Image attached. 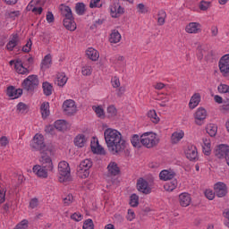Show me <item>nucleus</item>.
<instances>
[{
	"mask_svg": "<svg viewBox=\"0 0 229 229\" xmlns=\"http://www.w3.org/2000/svg\"><path fill=\"white\" fill-rule=\"evenodd\" d=\"M167 17V13L164 10H160L157 13V25L164 26L165 24V19Z\"/></svg>",
	"mask_w": 229,
	"mask_h": 229,
	"instance_id": "nucleus-33",
	"label": "nucleus"
},
{
	"mask_svg": "<svg viewBox=\"0 0 229 229\" xmlns=\"http://www.w3.org/2000/svg\"><path fill=\"white\" fill-rule=\"evenodd\" d=\"M185 155L186 158H188L191 162H194L198 160V148H196V147L194 146H191L186 150Z\"/></svg>",
	"mask_w": 229,
	"mask_h": 229,
	"instance_id": "nucleus-20",
	"label": "nucleus"
},
{
	"mask_svg": "<svg viewBox=\"0 0 229 229\" xmlns=\"http://www.w3.org/2000/svg\"><path fill=\"white\" fill-rule=\"evenodd\" d=\"M75 12L77 15H85V12H87L86 5L82 2H79L75 4Z\"/></svg>",
	"mask_w": 229,
	"mask_h": 229,
	"instance_id": "nucleus-35",
	"label": "nucleus"
},
{
	"mask_svg": "<svg viewBox=\"0 0 229 229\" xmlns=\"http://www.w3.org/2000/svg\"><path fill=\"white\" fill-rule=\"evenodd\" d=\"M53 146H48L46 150H43L40 152V157H39V162L41 165L44 167H47V169L53 171L54 165H53V159L51 157L55 155Z\"/></svg>",
	"mask_w": 229,
	"mask_h": 229,
	"instance_id": "nucleus-2",
	"label": "nucleus"
},
{
	"mask_svg": "<svg viewBox=\"0 0 229 229\" xmlns=\"http://www.w3.org/2000/svg\"><path fill=\"white\" fill-rule=\"evenodd\" d=\"M90 167H92V161L90 159H84L77 167V173L81 178H89L90 174Z\"/></svg>",
	"mask_w": 229,
	"mask_h": 229,
	"instance_id": "nucleus-5",
	"label": "nucleus"
},
{
	"mask_svg": "<svg viewBox=\"0 0 229 229\" xmlns=\"http://www.w3.org/2000/svg\"><path fill=\"white\" fill-rule=\"evenodd\" d=\"M32 171L38 178H47L49 171L51 172L52 170H48L47 166L42 165H35Z\"/></svg>",
	"mask_w": 229,
	"mask_h": 229,
	"instance_id": "nucleus-11",
	"label": "nucleus"
},
{
	"mask_svg": "<svg viewBox=\"0 0 229 229\" xmlns=\"http://www.w3.org/2000/svg\"><path fill=\"white\" fill-rule=\"evenodd\" d=\"M107 171H108V176H117V174H120L121 168H119V165H117V163L111 162L107 165Z\"/></svg>",
	"mask_w": 229,
	"mask_h": 229,
	"instance_id": "nucleus-19",
	"label": "nucleus"
},
{
	"mask_svg": "<svg viewBox=\"0 0 229 229\" xmlns=\"http://www.w3.org/2000/svg\"><path fill=\"white\" fill-rule=\"evenodd\" d=\"M81 72L83 76H90V74H92V67L83 66L81 69Z\"/></svg>",
	"mask_w": 229,
	"mask_h": 229,
	"instance_id": "nucleus-52",
	"label": "nucleus"
},
{
	"mask_svg": "<svg viewBox=\"0 0 229 229\" xmlns=\"http://www.w3.org/2000/svg\"><path fill=\"white\" fill-rule=\"evenodd\" d=\"M176 187H178V181L176 180H173L164 185V189L166 190L168 192H173V191H174Z\"/></svg>",
	"mask_w": 229,
	"mask_h": 229,
	"instance_id": "nucleus-37",
	"label": "nucleus"
},
{
	"mask_svg": "<svg viewBox=\"0 0 229 229\" xmlns=\"http://www.w3.org/2000/svg\"><path fill=\"white\" fill-rule=\"evenodd\" d=\"M205 119H207V110L203 107H199L195 113V123L198 124V126H201L205 124Z\"/></svg>",
	"mask_w": 229,
	"mask_h": 229,
	"instance_id": "nucleus-15",
	"label": "nucleus"
},
{
	"mask_svg": "<svg viewBox=\"0 0 229 229\" xmlns=\"http://www.w3.org/2000/svg\"><path fill=\"white\" fill-rule=\"evenodd\" d=\"M74 145L77 148H83L85 146V142H87V140L85 139V135L84 134H78L75 138H74Z\"/></svg>",
	"mask_w": 229,
	"mask_h": 229,
	"instance_id": "nucleus-27",
	"label": "nucleus"
},
{
	"mask_svg": "<svg viewBox=\"0 0 229 229\" xmlns=\"http://www.w3.org/2000/svg\"><path fill=\"white\" fill-rule=\"evenodd\" d=\"M26 110H28V105L20 102L17 105V111L20 112V114H24V112H26Z\"/></svg>",
	"mask_w": 229,
	"mask_h": 229,
	"instance_id": "nucleus-49",
	"label": "nucleus"
},
{
	"mask_svg": "<svg viewBox=\"0 0 229 229\" xmlns=\"http://www.w3.org/2000/svg\"><path fill=\"white\" fill-rule=\"evenodd\" d=\"M134 218H135V212L133 211V209H128L127 221H131Z\"/></svg>",
	"mask_w": 229,
	"mask_h": 229,
	"instance_id": "nucleus-62",
	"label": "nucleus"
},
{
	"mask_svg": "<svg viewBox=\"0 0 229 229\" xmlns=\"http://www.w3.org/2000/svg\"><path fill=\"white\" fill-rule=\"evenodd\" d=\"M63 24L69 31H75L76 30V22L74 21V18L64 20Z\"/></svg>",
	"mask_w": 229,
	"mask_h": 229,
	"instance_id": "nucleus-28",
	"label": "nucleus"
},
{
	"mask_svg": "<svg viewBox=\"0 0 229 229\" xmlns=\"http://www.w3.org/2000/svg\"><path fill=\"white\" fill-rule=\"evenodd\" d=\"M229 146L225 144H220L216 146L214 150V155L216 158H226V155H228Z\"/></svg>",
	"mask_w": 229,
	"mask_h": 229,
	"instance_id": "nucleus-12",
	"label": "nucleus"
},
{
	"mask_svg": "<svg viewBox=\"0 0 229 229\" xmlns=\"http://www.w3.org/2000/svg\"><path fill=\"white\" fill-rule=\"evenodd\" d=\"M67 76H65V73H58L56 75L55 81V84L57 85L58 87H64L65 83H67Z\"/></svg>",
	"mask_w": 229,
	"mask_h": 229,
	"instance_id": "nucleus-26",
	"label": "nucleus"
},
{
	"mask_svg": "<svg viewBox=\"0 0 229 229\" xmlns=\"http://www.w3.org/2000/svg\"><path fill=\"white\" fill-rule=\"evenodd\" d=\"M32 42L31 39H29V41L27 42V44L25 46H23L22 47V51L23 53H30V51H31V46H32Z\"/></svg>",
	"mask_w": 229,
	"mask_h": 229,
	"instance_id": "nucleus-56",
	"label": "nucleus"
},
{
	"mask_svg": "<svg viewBox=\"0 0 229 229\" xmlns=\"http://www.w3.org/2000/svg\"><path fill=\"white\" fill-rule=\"evenodd\" d=\"M115 115H117V109L114 106H109L107 107V116L115 117Z\"/></svg>",
	"mask_w": 229,
	"mask_h": 229,
	"instance_id": "nucleus-46",
	"label": "nucleus"
},
{
	"mask_svg": "<svg viewBox=\"0 0 229 229\" xmlns=\"http://www.w3.org/2000/svg\"><path fill=\"white\" fill-rule=\"evenodd\" d=\"M51 55L50 54L47 55L45 57H44V60L42 61L41 63V69H49V65H51Z\"/></svg>",
	"mask_w": 229,
	"mask_h": 229,
	"instance_id": "nucleus-40",
	"label": "nucleus"
},
{
	"mask_svg": "<svg viewBox=\"0 0 229 229\" xmlns=\"http://www.w3.org/2000/svg\"><path fill=\"white\" fill-rule=\"evenodd\" d=\"M93 110H95L98 117H105V110H103V108H101L100 106H93Z\"/></svg>",
	"mask_w": 229,
	"mask_h": 229,
	"instance_id": "nucleus-50",
	"label": "nucleus"
},
{
	"mask_svg": "<svg viewBox=\"0 0 229 229\" xmlns=\"http://www.w3.org/2000/svg\"><path fill=\"white\" fill-rule=\"evenodd\" d=\"M109 41L111 44H117L121 42V33L118 30H113L110 34Z\"/></svg>",
	"mask_w": 229,
	"mask_h": 229,
	"instance_id": "nucleus-32",
	"label": "nucleus"
},
{
	"mask_svg": "<svg viewBox=\"0 0 229 229\" xmlns=\"http://www.w3.org/2000/svg\"><path fill=\"white\" fill-rule=\"evenodd\" d=\"M191 194L184 192L179 195V203L181 207H189L191 205Z\"/></svg>",
	"mask_w": 229,
	"mask_h": 229,
	"instance_id": "nucleus-21",
	"label": "nucleus"
},
{
	"mask_svg": "<svg viewBox=\"0 0 229 229\" xmlns=\"http://www.w3.org/2000/svg\"><path fill=\"white\" fill-rule=\"evenodd\" d=\"M58 172L61 176H63V182H65L71 176V168L69 167V163L66 161H61L58 165Z\"/></svg>",
	"mask_w": 229,
	"mask_h": 229,
	"instance_id": "nucleus-9",
	"label": "nucleus"
},
{
	"mask_svg": "<svg viewBox=\"0 0 229 229\" xmlns=\"http://www.w3.org/2000/svg\"><path fill=\"white\" fill-rule=\"evenodd\" d=\"M40 111L43 119H47L49 117V102H43L40 106Z\"/></svg>",
	"mask_w": 229,
	"mask_h": 229,
	"instance_id": "nucleus-29",
	"label": "nucleus"
},
{
	"mask_svg": "<svg viewBox=\"0 0 229 229\" xmlns=\"http://www.w3.org/2000/svg\"><path fill=\"white\" fill-rule=\"evenodd\" d=\"M86 55L89 60H92V62H97V60L99 59V52L93 47L88 48L86 51Z\"/></svg>",
	"mask_w": 229,
	"mask_h": 229,
	"instance_id": "nucleus-23",
	"label": "nucleus"
},
{
	"mask_svg": "<svg viewBox=\"0 0 229 229\" xmlns=\"http://www.w3.org/2000/svg\"><path fill=\"white\" fill-rule=\"evenodd\" d=\"M18 44H19V35L13 34V38L6 45V49L8 51H13V48L17 47Z\"/></svg>",
	"mask_w": 229,
	"mask_h": 229,
	"instance_id": "nucleus-25",
	"label": "nucleus"
},
{
	"mask_svg": "<svg viewBox=\"0 0 229 229\" xmlns=\"http://www.w3.org/2000/svg\"><path fill=\"white\" fill-rule=\"evenodd\" d=\"M9 64L10 65H13L14 64V68L16 72H18V74H30V70L24 67V64L22 63V60L17 59L16 62L12 60L10 61Z\"/></svg>",
	"mask_w": 229,
	"mask_h": 229,
	"instance_id": "nucleus-14",
	"label": "nucleus"
},
{
	"mask_svg": "<svg viewBox=\"0 0 229 229\" xmlns=\"http://www.w3.org/2000/svg\"><path fill=\"white\" fill-rule=\"evenodd\" d=\"M148 117L150 119V121H152V123H154L155 124H157V123L160 122V118H158V115H157V111L153 110H149L148 112Z\"/></svg>",
	"mask_w": 229,
	"mask_h": 229,
	"instance_id": "nucleus-39",
	"label": "nucleus"
},
{
	"mask_svg": "<svg viewBox=\"0 0 229 229\" xmlns=\"http://www.w3.org/2000/svg\"><path fill=\"white\" fill-rule=\"evenodd\" d=\"M82 229H94V222L92 219L89 218L85 220Z\"/></svg>",
	"mask_w": 229,
	"mask_h": 229,
	"instance_id": "nucleus-47",
	"label": "nucleus"
},
{
	"mask_svg": "<svg viewBox=\"0 0 229 229\" xmlns=\"http://www.w3.org/2000/svg\"><path fill=\"white\" fill-rule=\"evenodd\" d=\"M54 126L58 131H65V130H67V122L64 120H57L55 122Z\"/></svg>",
	"mask_w": 229,
	"mask_h": 229,
	"instance_id": "nucleus-30",
	"label": "nucleus"
},
{
	"mask_svg": "<svg viewBox=\"0 0 229 229\" xmlns=\"http://www.w3.org/2000/svg\"><path fill=\"white\" fill-rule=\"evenodd\" d=\"M6 199V190L4 188H0V204L4 203Z\"/></svg>",
	"mask_w": 229,
	"mask_h": 229,
	"instance_id": "nucleus-55",
	"label": "nucleus"
},
{
	"mask_svg": "<svg viewBox=\"0 0 229 229\" xmlns=\"http://www.w3.org/2000/svg\"><path fill=\"white\" fill-rule=\"evenodd\" d=\"M111 16L114 19L121 17L124 13V8H123L119 4H114L110 8Z\"/></svg>",
	"mask_w": 229,
	"mask_h": 229,
	"instance_id": "nucleus-17",
	"label": "nucleus"
},
{
	"mask_svg": "<svg viewBox=\"0 0 229 229\" xmlns=\"http://www.w3.org/2000/svg\"><path fill=\"white\" fill-rule=\"evenodd\" d=\"M111 83H112V86L114 87V89H118V87H121V81H119V78H117V77H114L111 80Z\"/></svg>",
	"mask_w": 229,
	"mask_h": 229,
	"instance_id": "nucleus-57",
	"label": "nucleus"
},
{
	"mask_svg": "<svg viewBox=\"0 0 229 229\" xmlns=\"http://www.w3.org/2000/svg\"><path fill=\"white\" fill-rule=\"evenodd\" d=\"M42 89L45 96H51L53 94V85L51 83L45 81L42 84Z\"/></svg>",
	"mask_w": 229,
	"mask_h": 229,
	"instance_id": "nucleus-36",
	"label": "nucleus"
},
{
	"mask_svg": "<svg viewBox=\"0 0 229 229\" xmlns=\"http://www.w3.org/2000/svg\"><path fill=\"white\" fill-rule=\"evenodd\" d=\"M104 137L111 153H123L126 149V140H123V135L115 129H106L104 131Z\"/></svg>",
	"mask_w": 229,
	"mask_h": 229,
	"instance_id": "nucleus-1",
	"label": "nucleus"
},
{
	"mask_svg": "<svg viewBox=\"0 0 229 229\" xmlns=\"http://www.w3.org/2000/svg\"><path fill=\"white\" fill-rule=\"evenodd\" d=\"M137 189L139 192H142L143 194H149L151 192L149 183L142 177L137 181Z\"/></svg>",
	"mask_w": 229,
	"mask_h": 229,
	"instance_id": "nucleus-13",
	"label": "nucleus"
},
{
	"mask_svg": "<svg viewBox=\"0 0 229 229\" xmlns=\"http://www.w3.org/2000/svg\"><path fill=\"white\" fill-rule=\"evenodd\" d=\"M199 8L202 12H207L210 8V2L202 0L199 4Z\"/></svg>",
	"mask_w": 229,
	"mask_h": 229,
	"instance_id": "nucleus-51",
	"label": "nucleus"
},
{
	"mask_svg": "<svg viewBox=\"0 0 229 229\" xmlns=\"http://www.w3.org/2000/svg\"><path fill=\"white\" fill-rule=\"evenodd\" d=\"M46 3V0H32L30 1V6H38L41 4H44Z\"/></svg>",
	"mask_w": 229,
	"mask_h": 229,
	"instance_id": "nucleus-61",
	"label": "nucleus"
},
{
	"mask_svg": "<svg viewBox=\"0 0 229 229\" xmlns=\"http://www.w3.org/2000/svg\"><path fill=\"white\" fill-rule=\"evenodd\" d=\"M185 133L183 131L181 132H174L171 137L172 144H178V141L181 139H183Z\"/></svg>",
	"mask_w": 229,
	"mask_h": 229,
	"instance_id": "nucleus-38",
	"label": "nucleus"
},
{
	"mask_svg": "<svg viewBox=\"0 0 229 229\" xmlns=\"http://www.w3.org/2000/svg\"><path fill=\"white\" fill-rule=\"evenodd\" d=\"M63 112L65 115H74L76 114V102L72 99L65 100L63 103Z\"/></svg>",
	"mask_w": 229,
	"mask_h": 229,
	"instance_id": "nucleus-8",
	"label": "nucleus"
},
{
	"mask_svg": "<svg viewBox=\"0 0 229 229\" xmlns=\"http://www.w3.org/2000/svg\"><path fill=\"white\" fill-rule=\"evenodd\" d=\"M59 10L61 12V15H65V13H72V10H71V7H69L68 5H65L64 4H60L59 6Z\"/></svg>",
	"mask_w": 229,
	"mask_h": 229,
	"instance_id": "nucleus-45",
	"label": "nucleus"
},
{
	"mask_svg": "<svg viewBox=\"0 0 229 229\" xmlns=\"http://www.w3.org/2000/svg\"><path fill=\"white\" fill-rule=\"evenodd\" d=\"M214 191L217 198H225V196L228 194V187L225 184V182H216L214 186Z\"/></svg>",
	"mask_w": 229,
	"mask_h": 229,
	"instance_id": "nucleus-10",
	"label": "nucleus"
},
{
	"mask_svg": "<svg viewBox=\"0 0 229 229\" xmlns=\"http://www.w3.org/2000/svg\"><path fill=\"white\" fill-rule=\"evenodd\" d=\"M30 146L32 149H35L36 151H40V153H42V151H46V149H47L48 146L52 145H46V143L44 142V135L36 134L32 140Z\"/></svg>",
	"mask_w": 229,
	"mask_h": 229,
	"instance_id": "nucleus-6",
	"label": "nucleus"
},
{
	"mask_svg": "<svg viewBox=\"0 0 229 229\" xmlns=\"http://www.w3.org/2000/svg\"><path fill=\"white\" fill-rule=\"evenodd\" d=\"M131 142L133 148H141L140 144H142V143L140 142V139L139 138L138 134H134L131 137Z\"/></svg>",
	"mask_w": 229,
	"mask_h": 229,
	"instance_id": "nucleus-41",
	"label": "nucleus"
},
{
	"mask_svg": "<svg viewBox=\"0 0 229 229\" xmlns=\"http://www.w3.org/2000/svg\"><path fill=\"white\" fill-rule=\"evenodd\" d=\"M186 33H201V24L190 22L185 28Z\"/></svg>",
	"mask_w": 229,
	"mask_h": 229,
	"instance_id": "nucleus-18",
	"label": "nucleus"
},
{
	"mask_svg": "<svg viewBox=\"0 0 229 229\" xmlns=\"http://www.w3.org/2000/svg\"><path fill=\"white\" fill-rule=\"evenodd\" d=\"M203 144H204V146H202L203 153L204 155L208 157L212 151V149L210 148V140L204 138Z\"/></svg>",
	"mask_w": 229,
	"mask_h": 229,
	"instance_id": "nucleus-34",
	"label": "nucleus"
},
{
	"mask_svg": "<svg viewBox=\"0 0 229 229\" xmlns=\"http://www.w3.org/2000/svg\"><path fill=\"white\" fill-rule=\"evenodd\" d=\"M140 142L145 148H151L157 146L160 140L157 137V133L155 132H144L140 136Z\"/></svg>",
	"mask_w": 229,
	"mask_h": 229,
	"instance_id": "nucleus-3",
	"label": "nucleus"
},
{
	"mask_svg": "<svg viewBox=\"0 0 229 229\" xmlns=\"http://www.w3.org/2000/svg\"><path fill=\"white\" fill-rule=\"evenodd\" d=\"M71 219H72L73 221H81L83 219V216H81V214L80 213H73L72 216H71Z\"/></svg>",
	"mask_w": 229,
	"mask_h": 229,
	"instance_id": "nucleus-59",
	"label": "nucleus"
},
{
	"mask_svg": "<svg viewBox=\"0 0 229 229\" xmlns=\"http://www.w3.org/2000/svg\"><path fill=\"white\" fill-rule=\"evenodd\" d=\"M204 194H205L206 198L210 200H212V199H214V198H216V191H212L210 190H206Z\"/></svg>",
	"mask_w": 229,
	"mask_h": 229,
	"instance_id": "nucleus-53",
	"label": "nucleus"
},
{
	"mask_svg": "<svg viewBox=\"0 0 229 229\" xmlns=\"http://www.w3.org/2000/svg\"><path fill=\"white\" fill-rule=\"evenodd\" d=\"M137 10H138L139 13H148V7H146V5H144V4H139L137 5Z\"/></svg>",
	"mask_w": 229,
	"mask_h": 229,
	"instance_id": "nucleus-54",
	"label": "nucleus"
},
{
	"mask_svg": "<svg viewBox=\"0 0 229 229\" xmlns=\"http://www.w3.org/2000/svg\"><path fill=\"white\" fill-rule=\"evenodd\" d=\"M47 21L48 23L55 22V15H53L52 12H47Z\"/></svg>",
	"mask_w": 229,
	"mask_h": 229,
	"instance_id": "nucleus-64",
	"label": "nucleus"
},
{
	"mask_svg": "<svg viewBox=\"0 0 229 229\" xmlns=\"http://www.w3.org/2000/svg\"><path fill=\"white\" fill-rule=\"evenodd\" d=\"M176 176V173L169 170H163L159 174L160 180H164V182H167V180H173Z\"/></svg>",
	"mask_w": 229,
	"mask_h": 229,
	"instance_id": "nucleus-22",
	"label": "nucleus"
},
{
	"mask_svg": "<svg viewBox=\"0 0 229 229\" xmlns=\"http://www.w3.org/2000/svg\"><path fill=\"white\" fill-rule=\"evenodd\" d=\"M224 217H225V225L229 228V209L224 211Z\"/></svg>",
	"mask_w": 229,
	"mask_h": 229,
	"instance_id": "nucleus-63",
	"label": "nucleus"
},
{
	"mask_svg": "<svg viewBox=\"0 0 229 229\" xmlns=\"http://www.w3.org/2000/svg\"><path fill=\"white\" fill-rule=\"evenodd\" d=\"M217 90L220 94H225L229 97V86L227 84H220L217 87Z\"/></svg>",
	"mask_w": 229,
	"mask_h": 229,
	"instance_id": "nucleus-42",
	"label": "nucleus"
},
{
	"mask_svg": "<svg viewBox=\"0 0 229 229\" xmlns=\"http://www.w3.org/2000/svg\"><path fill=\"white\" fill-rule=\"evenodd\" d=\"M6 95L11 99H19L22 96V89H15L13 86H9L6 89Z\"/></svg>",
	"mask_w": 229,
	"mask_h": 229,
	"instance_id": "nucleus-16",
	"label": "nucleus"
},
{
	"mask_svg": "<svg viewBox=\"0 0 229 229\" xmlns=\"http://www.w3.org/2000/svg\"><path fill=\"white\" fill-rule=\"evenodd\" d=\"M199 101H201V95H199V93H195L190 100L189 107L193 110V108H196V106L199 105Z\"/></svg>",
	"mask_w": 229,
	"mask_h": 229,
	"instance_id": "nucleus-24",
	"label": "nucleus"
},
{
	"mask_svg": "<svg viewBox=\"0 0 229 229\" xmlns=\"http://www.w3.org/2000/svg\"><path fill=\"white\" fill-rule=\"evenodd\" d=\"M21 15L20 11H13V12H7L5 13V17L8 19H15V17H19Z\"/></svg>",
	"mask_w": 229,
	"mask_h": 229,
	"instance_id": "nucleus-48",
	"label": "nucleus"
},
{
	"mask_svg": "<svg viewBox=\"0 0 229 229\" xmlns=\"http://www.w3.org/2000/svg\"><path fill=\"white\" fill-rule=\"evenodd\" d=\"M23 90L27 92H35V89L38 87V76L29 75L21 83Z\"/></svg>",
	"mask_w": 229,
	"mask_h": 229,
	"instance_id": "nucleus-4",
	"label": "nucleus"
},
{
	"mask_svg": "<svg viewBox=\"0 0 229 229\" xmlns=\"http://www.w3.org/2000/svg\"><path fill=\"white\" fill-rule=\"evenodd\" d=\"M220 72L225 78H229V54L223 55L218 63Z\"/></svg>",
	"mask_w": 229,
	"mask_h": 229,
	"instance_id": "nucleus-7",
	"label": "nucleus"
},
{
	"mask_svg": "<svg viewBox=\"0 0 229 229\" xmlns=\"http://www.w3.org/2000/svg\"><path fill=\"white\" fill-rule=\"evenodd\" d=\"M206 131L210 137H216L217 135V125L209 123L206 127Z\"/></svg>",
	"mask_w": 229,
	"mask_h": 229,
	"instance_id": "nucleus-31",
	"label": "nucleus"
},
{
	"mask_svg": "<svg viewBox=\"0 0 229 229\" xmlns=\"http://www.w3.org/2000/svg\"><path fill=\"white\" fill-rule=\"evenodd\" d=\"M9 143L10 141L8 140V138L6 136H2L0 138V146H2L3 148H6Z\"/></svg>",
	"mask_w": 229,
	"mask_h": 229,
	"instance_id": "nucleus-58",
	"label": "nucleus"
},
{
	"mask_svg": "<svg viewBox=\"0 0 229 229\" xmlns=\"http://www.w3.org/2000/svg\"><path fill=\"white\" fill-rule=\"evenodd\" d=\"M92 151H95L98 155H106V151H105V148L98 143L97 148L94 146H91Z\"/></svg>",
	"mask_w": 229,
	"mask_h": 229,
	"instance_id": "nucleus-43",
	"label": "nucleus"
},
{
	"mask_svg": "<svg viewBox=\"0 0 229 229\" xmlns=\"http://www.w3.org/2000/svg\"><path fill=\"white\" fill-rule=\"evenodd\" d=\"M30 208H37L38 207V199H31L30 201Z\"/></svg>",
	"mask_w": 229,
	"mask_h": 229,
	"instance_id": "nucleus-60",
	"label": "nucleus"
},
{
	"mask_svg": "<svg viewBox=\"0 0 229 229\" xmlns=\"http://www.w3.org/2000/svg\"><path fill=\"white\" fill-rule=\"evenodd\" d=\"M130 205L131 207H139V197L137 194H131L130 197Z\"/></svg>",
	"mask_w": 229,
	"mask_h": 229,
	"instance_id": "nucleus-44",
	"label": "nucleus"
}]
</instances>
